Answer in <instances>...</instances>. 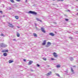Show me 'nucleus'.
<instances>
[{
  "label": "nucleus",
  "mask_w": 78,
  "mask_h": 78,
  "mask_svg": "<svg viewBox=\"0 0 78 78\" xmlns=\"http://www.w3.org/2000/svg\"><path fill=\"white\" fill-rule=\"evenodd\" d=\"M73 67H75V66H73Z\"/></svg>",
  "instance_id": "obj_46"
},
{
  "label": "nucleus",
  "mask_w": 78,
  "mask_h": 78,
  "mask_svg": "<svg viewBox=\"0 0 78 78\" xmlns=\"http://www.w3.org/2000/svg\"><path fill=\"white\" fill-rule=\"evenodd\" d=\"M69 39H72V37H69Z\"/></svg>",
  "instance_id": "obj_34"
},
{
  "label": "nucleus",
  "mask_w": 78,
  "mask_h": 78,
  "mask_svg": "<svg viewBox=\"0 0 78 78\" xmlns=\"http://www.w3.org/2000/svg\"><path fill=\"white\" fill-rule=\"evenodd\" d=\"M15 17L16 19H19V16H15Z\"/></svg>",
  "instance_id": "obj_17"
},
{
  "label": "nucleus",
  "mask_w": 78,
  "mask_h": 78,
  "mask_svg": "<svg viewBox=\"0 0 78 78\" xmlns=\"http://www.w3.org/2000/svg\"><path fill=\"white\" fill-rule=\"evenodd\" d=\"M68 11H70V10H68Z\"/></svg>",
  "instance_id": "obj_44"
},
{
  "label": "nucleus",
  "mask_w": 78,
  "mask_h": 78,
  "mask_svg": "<svg viewBox=\"0 0 78 78\" xmlns=\"http://www.w3.org/2000/svg\"><path fill=\"white\" fill-rule=\"evenodd\" d=\"M37 67H40V65L39 64H37Z\"/></svg>",
  "instance_id": "obj_33"
},
{
  "label": "nucleus",
  "mask_w": 78,
  "mask_h": 78,
  "mask_svg": "<svg viewBox=\"0 0 78 78\" xmlns=\"http://www.w3.org/2000/svg\"><path fill=\"white\" fill-rule=\"evenodd\" d=\"M71 71L73 72V73H74V70H73V69L72 67L71 68Z\"/></svg>",
  "instance_id": "obj_13"
},
{
  "label": "nucleus",
  "mask_w": 78,
  "mask_h": 78,
  "mask_svg": "<svg viewBox=\"0 0 78 78\" xmlns=\"http://www.w3.org/2000/svg\"><path fill=\"white\" fill-rule=\"evenodd\" d=\"M4 45V44L3 43H1V44H0V46L1 47H3V46H3Z\"/></svg>",
  "instance_id": "obj_8"
},
{
  "label": "nucleus",
  "mask_w": 78,
  "mask_h": 78,
  "mask_svg": "<svg viewBox=\"0 0 78 78\" xmlns=\"http://www.w3.org/2000/svg\"><path fill=\"white\" fill-rule=\"evenodd\" d=\"M66 74V75H68V71H65Z\"/></svg>",
  "instance_id": "obj_22"
},
{
  "label": "nucleus",
  "mask_w": 78,
  "mask_h": 78,
  "mask_svg": "<svg viewBox=\"0 0 78 78\" xmlns=\"http://www.w3.org/2000/svg\"><path fill=\"white\" fill-rule=\"evenodd\" d=\"M7 45L4 44V45L2 46V47H7Z\"/></svg>",
  "instance_id": "obj_10"
},
{
  "label": "nucleus",
  "mask_w": 78,
  "mask_h": 78,
  "mask_svg": "<svg viewBox=\"0 0 78 78\" xmlns=\"http://www.w3.org/2000/svg\"><path fill=\"white\" fill-rule=\"evenodd\" d=\"M13 41H16V39H13Z\"/></svg>",
  "instance_id": "obj_40"
},
{
  "label": "nucleus",
  "mask_w": 78,
  "mask_h": 78,
  "mask_svg": "<svg viewBox=\"0 0 78 78\" xmlns=\"http://www.w3.org/2000/svg\"><path fill=\"white\" fill-rule=\"evenodd\" d=\"M41 30L42 31V32H43L44 33H46V31L45 30V29L43 27H41Z\"/></svg>",
  "instance_id": "obj_2"
},
{
  "label": "nucleus",
  "mask_w": 78,
  "mask_h": 78,
  "mask_svg": "<svg viewBox=\"0 0 78 78\" xmlns=\"http://www.w3.org/2000/svg\"><path fill=\"white\" fill-rule=\"evenodd\" d=\"M31 72H33V70H31Z\"/></svg>",
  "instance_id": "obj_37"
},
{
  "label": "nucleus",
  "mask_w": 78,
  "mask_h": 78,
  "mask_svg": "<svg viewBox=\"0 0 78 78\" xmlns=\"http://www.w3.org/2000/svg\"><path fill=\"white\" fill-rule=\"evenodd\" d=\"M3 55L4 56H7V53H4Z\"/></svg>",
  "instance_id": "obj_11"
},
{
  "label": "nucleus",
  "mask_w": 78,
  "mask_h": 78,
  "mask_svg": "<svg viewBox=\"0 0 78 78\" xmlns=\"http://www.w3.org/2000/svg\"><path fill=\"white\" fill-rule=\"evenodd\" d=\"M2 53H4V52H5V50H3L2 51Z\"/></svg>",
  "instance_id": "obj_27"
},
{
  "label": "nucleus",
  "mask_w": 78,
  "mask_h": 78,
  "mask_svg": "<svg viewBox=\"0 0 78 78\" xmlns=\"http://www.w3.org/2000/svg\"><path fill=\"white\" fill-rule=\"evenodd\" d=\"M5 15H3V17H5Z\"/></svg>",
  "instance_id": "obj_39"
},
{
  "label": "nucleus",
  "mask_w": 78,
  "mask_h": 78,
  "mask_svg": "<svg viewBox=\"0 0 78 78\" xmlns=\"http://www.w3.org/2000/svg\"><path fill=\"white\" fill-rule=\"evenodd\" d=\"M65 20H66V21H68V20H69V19H65Z\"/></svg>",
  "instance_id": "obj_31"
},
{
  "label": "nucleus",
  "mask_w": 78,
  "mask_h": 78,
  "mask_svg": "<svg viewBox=\"0 0 78 78\" xmlns=\"http://www.w3.org/2000/svg\"><path fill=\"white\" fill-rule=\"evenodd\" d=\"M43 60H44V61H47V58H43Z\"/></svg>",
  "instance_id": "obj_19"
},
{
  "label": "nucleus",
  "mask_w": 78,
  "mask_h": 78,
  "mask_svg": "<svg viewBox=\"0 0 78 78\" xmlns=\"http://www.w3.org/2000/svg\"><path fill=\"white\" fill-rule=\"evenodd\" d=\"M76 0V1H78V0Z\"/></svg>",
  "instance_id": "obj_47"
},
{
  "label": "nucleus",
  "mask_w": 78,
  "mask_h": 78,
  "mask_svg": "<svg viewBox=\"0 0 78 78\" xmlns=\"http://www.w3.org/2000/svg\"><path fill=\"white\" fill-rule=\"evenodd\" d=\"M9 27H11V28H12V27H14V26L12 25V24H9Z\"/></svg>",
  "instance_id": "obj_6"
},
{
  "label": "nucleus",
  "mask_w": 78,
  "mask_h": 78,
  "mask_svg": "<svg viewBox=\"0 0 78 78\" xmlns=\"http://www.w3.org/2000/svg\"><path fill=\"white\" fill-rule=\"evenodd\" d=\"M36 28H37L36 29L37 30V27H36Z\"/></svg>",
  "instance_id": "obj_45"
},
{
  "label": "nucleus",
  "mask_w": 78,
  "mask_h": 78,
  "mask_svg": "<svg viewBox=\"0 0 78 78\" xmlns=\"http://www.w3.org/2000/svg\"><path fill=\"white\" fill-rule=\"evenodd\" d=\"M33 63L32 61H30L28 63V65H31Z\"/></svg>",
  "instance_id": "obj_7"
},
{
  "label": "nucleus",
  "mask_w": 78,
  "mask_h": 78,
  "mask_svg": "<svg viewBox=\"0 0 78 78\" xmlns=\"http://www.w3.org/2000/svg\"><path fill=\"white\" fill-rule=\"evenodd\" d=\"M16 2H20V0H16Z\"/></svg>",
  "instance_id": "obj_30"
},
{
  "label": "nucleus",
  "mask_w": 78,
  "mask_h": 78,
  "mask_svg": "<svg viewBox=\"0 0 78 78\" xmlns=\"http://www.w3.org/2000/svg\"><path fill=\"white\" fill-rule=\"evenodd\" d=\"M51 60H52V61H53V60H55V59L54 58H51Z\"/></svg>",
  "instance_id": "obj_21"
},
{
  "label": "nucleus",
  "mask_w": 78,
  "mask_h": 78,
  "mask_svg": "<svg viewBox=\"0 0 78 78\" xmlns=\"http://www.w3.org/2000/svg\"><path fill=\"white\" fill-rule=\"evenodd\" d=\"M9 9H11V7H9Z\"/></svg>",
  "instance_id": "obj_36"
},
{
  "label": "nucleus",
  "mask_w": 78,
  "mask_h": 78,
  "mask_svg": "<svg viewBox=\"0 0 78 78\" xmlns=\"http://www.w3.org/2000/svg\"><path fill=\"white\" fill-rule=\"evenodd\" d=\"M49 35L50 36H55V34H53V33H51L49 34Z\"/></svg>",
  "instance_id": "obj_5"
},
{
  "label": "nucleus",
  "mask_w": 78,
  "mask_h": 78,
  "mask_svg": "<svg viewBox=\"0 0 78 78\" xmlns=\"http://www.w3.org/2000/svg\"><path fill=\"white\" fill-rule=\"evenodd\" d=\"M61 67L60 65H57L56 66V67H57V68H59V67Z\"/></svg>",
  "instance_id": "obj_20"
},
{
  "label": "nucleus",
  "mask_w": 78,
  "mask_h": 78,
  "mask_svg": "<svg viewBox=\"0 0 78 78\" xmlns=\"http://www.w3.org/2000/svg\"><path fill=\"white\" fill-rule=\"evenodd\" d=\"M56 75L57 76H60L59 75V74L58 73H56Z\"/></svg>",
  "instance_id": "obj_24"
},
{
  "label": "nucleus",
  "mask_w": 78,
  "mask_h": 78,
  "mask_svg": "<svg viewBox=\"0 0 78 78\" xmlns=\"http://www.w3.org/2000/svg\"><path fill=\"white\" fill-rule=\"evenodd\" d=\"M17 37H19L20 36V34L19 33H17Z\"/></svg>",
  "instance_id": "obj_18"
},
{
  "label": "nucleus",
  "mask_w": 78,
  "mask_h": 78,
  "mask_svg": "<svg viewBox=\"0 0 78 78\" xmlns=\"http://www.w3.org/2000/svg\"><path fill=\"white\" fill-rule=\"evenodd\" d=\"M28 0H26V2H27V1Z\"/></svg>",
  "instance_id": "obj_41"
},
{
  "label": "nucleus",
  "mask_w": 78,
  "mask_h": 78,
  "mask_svg": "<svg viewBox=\"0 0 78 78\" xmlns=\"http://www.w3.org/2000/svg\"><path fill=\"white\" fill-rule=\"evenodd\" d=\"M59 1H61V2H63L64 0H57L58 2H59Z\"/></svg>",
  "instance_id": "obj_25"
},
{
  "label": "nucleus",
  "mask_w": 78,
  "mask_h": 78,
  "mask_svg": "<svg viewBox=\"0 0 78 78\" xmlns=\"http://www.w3.org/2000/svg\"><path fill=\"white\" fill-rule=\"evenodd\" d=\"M23 61H24V62H26V59H23Z\"/></svg>",
  "instance_id": "obj_32"
},
{
  "label": "nucleus",
  "mask_w": 78,
  "mask_h": 78,
  "mask_svg": "<svg viewBox=\"0 0 78 78\" xmlns=\"http://www.w3.org/2000/svg\"><path fill=\"white\" fill-rule=\"evenodd\" d=\"M51 45V43L50 42H48L47 43V45L46 46V47H48Z\"/></svg>",
  "instance_id": "obj_3"
},
{
  "label": "nucleus",
  "mask_w": 78,
  "mask_h": 78,
  "mask_svg": "<svg viewBox=\"0 0 78 78\" xmlns=\"http://www.w3.org/2000/svg\"><path fill=\"white\" fill-rule=\"evenodd\" d=\"M13 62V60H9V63H11L12 62Z\"/></svg>",
  "instance_id": "obj_12"
},
{
  "label": "nucleus",
  "mask_w": 78,
  "mask_h": 78,
  "mask_svg": "<svg viewBox=\"0 0 78 78\" xmlns=\"http://www.w3.org/2000/svg\"><path fill=\"white\" fill-rule=\"evenodd\" d=\"M35 25H36V24H35Z\"/></svg>",
  "instance_id": "obj_49"
},
{
  "label": "nucleus",
  "mask_w": 78,
  "mask_h": 78,
  "mask_svg": "<svg viewBox=\"0 0 78 78\" xmlns=\"http://www.w3.org/2000/svg\"><path fill=\"white\" fill-rule=\"evenodd\" d=\"M37 20H38V21H40V22H41V20H39V19H38V18H37Z\"/></svg>",
  "instance_id": "obj_26"
},
{
  "label": "nucleus",
  "mask_w": 78,
  "mask_h": 78,
  "mask_svg": "<svg viewBox=\"0 0 78 78\" xmlns=\"http://www.w3.org/2000/svg\"><path fill=\"white\" fill-rule=\"evenodd\" d=\"M0 12L1 13V14H2V11H0Z\"/></svg>",
  "instance_id": "obj_35"
},
{
  "label": "nucleus",
  "mask_w": 78,
  "mask_h": 78,
  "mask_svg": "<svg viewBox=\"0 0 78 78\" xmlns=\"http://www.w3.org/2000/svg\"><path fill=\"white\" fill-rule=\"evenodd\" d=\"M53 55L55 57H56L57 56V55H56V53L55 52H54Z\"/></svg>",
  "instance_id": "obj_9"
},
{
  "label": "nucleus",
  "mask_w": 78,
  "mask_h": 78,
  "mask_svg": "<svg viewBox=\"0 0 78 78\" xmlns=\"http://www.w3.org/2000/svg\"><path fill=\"white\" fill-rule=\"evenodd\" d=\"M4 7V5H3V7Z\"/></svg>",
  "instance_id": "obj_43"
},
{
  "label": "nucleus",
  "mask_w": 78,
  "mask_h": 78,
  "mask_svg": "<svg viewBox=\"0 0 78 78\" xmlns=\"http://www.w3.org/2000/svg\"><path fill=\"white\" fill-rule=\"evenodd\" d=\"M10 2H12V3H14V1L13 0H10Z\"/></svg>",
  "instance_id": "obj_23"
},
{
  "label": "nucleus",
  "mask_w": 78,
  "mask_h": 78,
  "mask_svg": "<svg viewBox=\"0 0 78 78\" xmlns=\"http://www.w3.org/2000/svg\"><path fill=\"white\" fill-rule=\"evenodd\" d=\"M8 52V50H5V52Z\"/></svg>",
  "instance_id": "obj_28"
},
{
  "label": "nucleus",
  "mask_w": 78,
  "mask_h": 78,
  "mask_svg": "<svg viewBox=\"0 0 78 78\" xmlns=\"http://www.w3.org/2000/svg\"><path fill=\"white\" fill-rule=\"evenodd\" d=\"M51 72H50L49 73H48L47 75H51Z\"/></svg>",
  "instance_id": "obj_14"
},
{
  "label": "nucleus",
  "mask_w": 78,
  "mask_h": 78,
  "mask_svg": "<svg viewBox=\"0 0 78 78\" xmlns=\"http://www.w3.org/2000/svg\"><path fill=\"white\" fill-rule=\"evenodd\" d=\"M53 0L55 1V0Z\"/></svg>",
  "instance_id": "obj_48"
},
{
  "label": "nucleus",
  "mask_w": 78,
  "mask_h": 78,
  "mask_svg": "<svg viewBox=\"0 0 78 78\" xmlns=\"http://www.w3.org/2000/svg\"><path fill=\"white\" fill-rule=\"evenodd\" d=\"M17 28H19V27H17Z\"/></svg>",
  "instance_id": "obj_42"
},
{
  "label": "nucleus",
  "mask_w": 78,
  "mask_h": 78,
  "mask_svg": "<svg viewBox=\"0 0 78 78\" xmlns=\"http://www.w3.org/2000/svg\"><path fill=\"white\" fill-rule=\"evenodd\" d=\"M29 14H34V15H36L37 14V13L34 11H30L28 12Z\"/></svg>",
  "instance_id": "obj_1"
},
{
  "label": "nucleus",
  "mask_w": 78,
  "mask_h": 78,
  "mask_svg": "<svg viewBox=\"0 0 78 78\" xmlns=\"http://www.w3.org/2000/svg\"><path fill=\"white\" fill-rule=\"evenodd\" d=\"M47 66H48V67H50V66L49 65H48Z\"/></svg>",
  "instance_id": "obj_38"
},
{
  "label": "nucleus",
  "mask_w": 78,
  "mask_h": 78,
  "mask_svg": "<svg viewBox=\"0 0 78 78\" xmlns=\"http://www.w3.org/2000/svg\"><path fill=\"white\" fill-rule=\"evenodd\" d=\"M46 40H44L43 42L42 43V45H45L46 44Z\"/></svg>",
  "instance_id": "obj_4"
},
{
  "label": "nucleus",
  "mask_w": 78,
  "mask_h": 78,
  "mask_svg": "<svg viewBox=\"0 0 78 78\" xmlns=\"http://www.w3.org/2000/svg\"><path fill=\"white\" fill-rule=\"evenodd\" d=\"M1 36H3L4 37V36H5V35L3 34H1Z\"/></svg>",
  "instance_id": "obj_29"
},
{
  "label": "nucleus",
  "mask_w": 78,
  "mask_h": 78,
  "mask_svg": "<svg viewBox=\"0 0 78 78\" xmlns=\"http://www.w3.org/2000/svg\"><path fill=\"white\" fill-rule=\"evenodd\" d=\"M70 60L71 61H73V58L72 57H70Z\"/></svg>",
  "instance_id": "obj_16"
},
{
  "label": "nucleus",
  "mask_w": 78,
  "mask_h": 78,
  "mask_svg": "<svg viewBox=\"0 0 78 78\" xmlns=\"http://www.w3.org/2000/svg\"><path fill=\"white\" fill-rule=\"evenodd\" d=\"M33 34H34V36L35 37H37V34H36L34 33Z\"/></svg>",
  "instance_id": "obj_15"
}]
</instances>
